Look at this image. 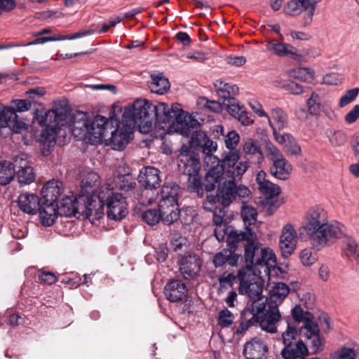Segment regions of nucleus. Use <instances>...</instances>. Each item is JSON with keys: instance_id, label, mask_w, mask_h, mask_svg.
<instances>
[{"instance_id": "nucleus-1", "label": "nucleus", "mask_w": 359, "mask_h": 359, "mask_svg": "<svg viewBox=\"0 0 359 359\" xmlns=\"http://www.w3.org/2000/svg\"><path fill=\"white\" fill-rule=\"evenodd\" d=\"M154 121L160 125L164 124L161 128L168 133L175 131L186 136L190 134V128L199 124L177 103L169 108L163 102L155 105L144 99H138L133 104L126 107L122 115L123 123L133 128L137 127L143 134L149 133Z\"/></svg>"}, {"instance_id": "nucleus-2", "label": "nucleus", "mask_w": 359, "mask_h": 359, "mask_svg": "<svg viewBox=\"0 0 359 359\" xmlns=\"http://www.w3.org/2000/svg\"><path fill=\"white\" fill-rule=\"evenodd\" d=\"M303 229L310 237L313 248L320 250L341 238L345 228L338 222L329 223L327 212L320 206H315L308 210Z\"/></svg>"}, {"instance_id": "nucleus-3", "label": "nucleus", "mask_w": 359, "mask_h": 359, "mask_svg": "<svg viewBox=\"0 0 359 359\" xmlns=\"http://www.w3.org/2000/svg\"><path fill=\"white\" fill-rule=\"evenodd\" d=\"M241 153L239 151L225 152L222 158V164L219 161L212 165L205 175L204 187L209 192L215 189L216 184L223 180L236 182L241 180L242 175L249 168L248 161H239Z\"/></svg>"}, {"instance_id": "nucleus-4", "label": "nucleus", "mask_w": 359, "mask_h": 359, "mask_svg": "<svg viewBox=\"0 0 359 359\" xmlns=\"http://www.w3.org/2000/svg\"><path fill=\"white\" fill-rule=\"evenodd\" d=\"M113 123H116V120L101 115H97L91 122L86 113L76 111L72 116L70 126L72 135L78 140H88L94 144L106 138V131Z\"/></svg>"}, {"instance_id": "nucleus-5", "label": "nucleus", "mask_w": 359, "mask_h": 359, "mask_svg": "<svg viewBox=\"0 0 359 359\" xmlns=\"http://www.w3.org/2000/svg\"><path fill=\"white\" fill-rule=\"evenodd\" d=\"M107 206L108 218L121 221L128 214V203L119 193H114L110 185L102 187L97 196L92 197V223L104 215V206Z\"/></svg>"}, {"instance_id": "nucleus-6", "label": "nucleus", "mask_w": 359, "mask_h": 359, "mask_svg": "<svg viewBox=\"0 0 359 359\" xmlns=\"http://www.w3.org/2000/svg\"><path fill=\"white\" fill-rule=\"evenodd\" d=\"M245 267L258 275L269 276L271 268L276 264V257L269 248L262 247L257 242L247 245L245 250Z\"/></svg>"}, {"instance_id": "nucleus-7", "label": "nucleus", "mask_w": 359, "mask_h": 359, "mask_svg": "<svg viewBox=\"0 0 359 359\" xmlns=\"http://www.w3.org/2000/svg\"><path fill=\"white\" fill-rule=\"evenodd\" d=\"M41 194L43 200L39 208L40 220L43 226L53 225L59 215L57 204L55 203L60 194L59 182L49 181L42 188Z\"/></svg>"}, {"instance_id": "nucleus-8", "label": "nucleus", "mask_w": 359, "mask_h": 359, "mask_svg": "<svg viewBox=\"0 0 359 359\" xmlns=\"http://www.w3.org/2000/svg\"><path fill=\"white\" fill-rule=\"evenodd\" d=\"M57 210L62 217L82 215L92 222V198L80 194L77 196H67L62 199L60 205H57Z\"/></svg>"}, {"instance_id": "nucleus-9", "label": "nucleus", "mask_w": 359, "mask_h": 359, "mask_svg": "<svg viewBox=\"0 0 359 359\" xmlns=\"http://www.w3.org/2000/svg\"><path fill=\"white\" fill-rule=\"evenodd\" d=\"M65 114L57 109L48 110L41 115L36 114V122L44 128L41 134L43 143L47 144L49 147L55 144L59 124L65 120Z\"/></svg>"}, {"instance_id": "nucleus-10", "label": "nucleus", "mask_w": 359, "mask_h": 359, "mask_svg": "<svg viewBox=\"0 0 359 359\" xmlns=\"http://www.w3.org/2000/svg\"><path fill=\"white\" fill-rule=\"evenodd\" d=\"M109 119L116 120V123L109 125L108 130L106 131V138L99 140L98 142H104L106 144H111L113 149L122 150L129 142L134 128L129 127L123 121L121 123L122 126H121V124H118V120L114 117H111Z\"/></svg>"}, {"instance_id": "nucleus-11", "label": "nucleus", "mask_w": 359, "mask_h": 359, "mask_svg": "<svg viewBox=\"0 0 359 359\" xmlns=\"http://www.w3.org/2000/svg\"><path fill=\"white\" fill-rule=\"evenodd\" d=\"M262 276L249 268L240 269L237 276L240 280V292L248 295L251 299H258L262 292V285L258 281Z\"/></svg>"}, {"instance_id": "nucleus-12", "label": "nucleus", "mask_w": 359, "mask_h": 359, "mask_svg": "<svg viewBox=\"0 0 359 359\" xmlns=\"http://www.w3.org/2000/svg\"><path fill=\"white\" fill-rule=\"evenodd\" d=\"M316 0H291L284 7V11L289 15L303 14L304 26L309 25L316 10Z\"/></svg>"}, {"instance_id": "nucleus-13", "label": "nucleus", "mask_w": 359, "mask_h": 359, "mask_svg": "<svg viewBox=\"0 0 359 359\" xmlns=\"http://www.w3.org/2000/svg\"><path fill=\"white\" fill-rule=\"evenodd\" d=\"M179 170L184 175L199 172L200 160L198 154L191 151V148L183 144L178 156Z\"/></svg>"}, {"instance_id": "nucleus-14", "label": "nucleus", "mask_w": 359, "mask_h": 359, "mask_svg": "<svg viewBox=\"0 0 359 359\" xmlns=\"http://www.w3.org/2000/svg\"><path fill=\"white\" fill-rule=\"evenodd\" d=\"M297 233L294 227L287 224L282 229L279 238V248L283 257L287 258L297 248Z\"/></svg>"}, {"instance_id": "nucleus-15", "label": "nucleus", "mask_w": 359, "mask_h": 359, "mask_svg": "<svg viewBox=\"0 0 359 359\" xmlns=\"http://www.w3.org/2000/svg\"><path fill=\"white\" fill-rule=\"evenodd\" d=\"M15 173L20 185H26L32 183L35 178L33 168L26 160L24 154L17 156L13 161Z\"/></svg>"}, {"instance_id": "nucleus-16", "label": "nucleus", "mask_w": 359, "mask_h": 359, "mask_svg": "<svg viewBox=\"0 0 359 359\" xmlns=\"http://www.w3.org/2000/svg\"><path fill=\"white\" fill-rule=\"evenodd\" d=\"M25 123L18 119L13 108L4 107L0 104V128L8 127L16 133H20L25 128Z\"/></svg>"}, {"instance_id": "nucleus-17", "label": "nucleus", "mask_w": 359, "mask_h": 359, "mask_svg": "<svg viewBox=\"0 0 359 359\" xmlns=\"http://www.w3.org/2000/svg\"><path fill=\"white\" fill-rule=\"evenodd\" d=\"M269 348L266 342L254 337L245 344L243 355L246 359H267Z\"/></svg>"}, {"instance_id": "nucleus-18", "label": "nucleus", "mask_w": 359, "mask_h": 359, "mask_svg": "<svg viewBox=\"0 0 359 359\" xmlns=\"http://www.w3.org/2000/svg\"><path fill=\"white\" fill-rule=\"evenodd\" d=\"M201 268V260L196 255H189L181 259L180 271L184 278L194 279L199 274Z\"/></svg>"}, {"instance_id": "nucleus-19", "label": "nucleus", "mask_w": 359, "mask_h": 359, "mask_svg": "<svg viewBox=\"0 0 359 359\" xmlns=\"http://www.w3.org/2000/svg\"><path fill=\"white\" fill-rule=\"evenodd\" d=\"M160 171L154 167H146L141 170L139 175V182L144 187L142 195L148 196L149 191L156 189L160 184Z\"/></svg>"}, {"instance_id": "nucleus-20", "label": "nucleus", "mask_w": 359, "mask_h": 359, "mask_svg": "<svg viewBox=\"0 0 359 359\" xmlns=\"http://www.w3.org/2000/svg\"><path fill=\"white\" fill-rule=\"evenodd\" d=\"M257 325H259L262 330L269 333H276L278 331L276 324L280 320L281 316L277 306H271L265 313L261 316H256Z\"/></svg>"}, {"instance_id": "nucleus-21", "label": "nucleus", "mask_w": 359, "mask_h": 359, "mask_svg": "<svg viewBox=\"0 0 359 359\" xmlns=\"http://www.w3.org/2000/svg\"><path fill=\"white\" fill-rule=\"evenodd\" d=\"M188 289L185 283L179 280H172L164 288L167 299L172 302H184L187 299Z\"/></svg>"}, {"instance_id": "nucleus-22", "label": "nucleus", "mask_w": 359, "mask_h": 359, "mask_svg": "<svg viewBox=\"0 0 359 359\" xmlns=\"http://www.w3.org/2000/svg\"><path fill=\"white\" fill-rule=\"evenodd\" d=\"M241 151L246 158L252 159L255 163L259 164L264 161L262 144L257 139H244L241 144Z\"/></svg>"}, {"instance_id": "nucleus-23", "label": "nucleus", "mask_w": 359, "mask_h": 359, "mask_svg": "<svg viewBox=\"0 0 359 359\" xmlns=\"http://www.w3.org/2000/svg\"><path fill=\"white\" fill-rule=\"evenodd\" d=\"M266 48L267 51L278 57H296L300 56L295 47L274 39L267 41Z\"/></svg>"}, {"instance_id": "nucleus-24", "label": "nucleus", "mask_w": 359, "mask_h": 359, "mask_svg": "<svg viewBox=\"0 0 359 359\" xmlns=\"http://www.w3.org/2000/svg\"><path fill=\"white\" fill-rule=\"evenodd\" d=\"M180 187L175 184H164L161 191V200L158 203V208L168 206L170 208H179L177 196Z\"/></svg>"}, {"instance_id": "nucleus-25", "label": "nucleus", "mask_w": 359, "mask_h": 359, "mask_svg": "<svg viewBox=\"0 0 359 359\" xmlns=\"http://www.w3.org/2000/svg\"><path fill=\"white\" fill-rule=\"evenodd\" d=\"M17 203L19 209L28 215H36L41 205L39 196L29 193L20 194Z\"/></svg>"}, {"instance_id": "nucleus-26", "label": "nucleus", "mask_w": 359, "mask_h": 359, "mask_svg": "<svg viewBox=\"0 0 359 359\" xmlns=\"http://www.w3.org/2000/svg\"><path fill=\"white\" fill-rule=\"evenodd\" d=\"M257 239V234L252 229H247L245 231H231L229 233L226 238V242L231 247H236L237 244L241 241H246L247 245L254 243Z\"/></svg>"}, {"instance_id": "nucleus-27", "label": "nucleus", "mask_w": 359, "mask_h": 359, "mask_svg": "<svg viewBox=\"0 0 359 359\" xmlns=\"http://www.w3.org/2000/svg\"><path fill=\"white\" fill-rule=\"evenodd\" d=\"M256 182L260 192L266 197L273 198L277 196L280 193V188L278 185L271 182L266 178V173L263 170H260L257 172Z\"/></svg>"}, {"instance_id": "nucleus-28", "label": "nucleus", "mask_w": 359, "mask_h": 359, "mask_svg": "<svg viewBox=\"0 0 359 359\" xmlns=\"http://www.w3.org/2000/svg\"><path fill=\"white\" fill-rule=\"evenodd\" d=\"M218 194L220 203L224 206H229L236 198L235 182L223 180L218 182Z\"/></svg>"}, {"instance_id": "nucleus-29", "label": "nucleus", "mask_w": 359, "mask_h": 359, "mask_svg": "<svg viewBox=\"0 0 359 359\" xmlns=\"http://www.w3.org/2000/svg\"><path fill=\"white\" fill-rule=\"evenodd\" d=\"M283 359H304L308 355V348L302 341L285 346L280 351Z\"/></svg>"}, {"instance_id": "nucleus-30", "label": "nucleus", "mask_w": 359, "mask_h": 359, "mask_svg": "<svg viewBox=\"0 0 359 359\" xmlns=\"http://www.w3.org/2000/svg\"><path fill=\"white\" fill-rule=\"evenodd\" d=\"M240 259H241V257L239 255L235 254L229 250L224 249L215 254L212 262L215 267H221L226 264L231 266H236Z\"/></svg>"}, {"instance_id": "nucleus-31", "label": "nucleus", "mask_w": 359, "mask_h": 359, "mask_svg": "<svg viewBox=\"0 0 359 359\" xmlns=\"http://www.w3.org/2000/svg\"><path fill=\"white\" fill-rule=\"evenodd\" d=\"M99 176L96 172H88L81 181L80 195H86L88 198L97 196L95 194L96 188L99 186Z\"/></svg>"}, {"instance_id": "nucleus-32", "label": "nucleus", "mask_w": 359, "mask_h": 359, "mask_svg": "<svg viewBox=\"0 0 359 359\" xmlns=\"http://www.w3.org/2000/svg\"><path fill=\"white\" fill-rule=\"evenodd\" d=\"M217 95L225 102L234 98L238 93V87L234 84H230L222 80H216L214 83Z\"/></svg>"}, {"instance_id": "nucleus-33", "label": "nucleus", "mask_w": 359, "mask_h": 359, "mask_svg": "<svg viewBox=\"0 0 359 359\" xmlns=\"http://www.w3.org/2000/svg\"><path fill=\"white\" fill-rule=\"evenodd\" d=\"M199 148L205 154L203 160L204 165L208 171L210 167L215 165L219 161L218 158L213 155V153L217 149V144L216 142L208 138L206 141L203 142Z\"/></svg>"}, {"instance_id": "nucleus-34", "label": "nucleus", "mask_w": 359, "mask_h": 359, "mask_svg": "<svg viewBox=\"0 0 359 359\" xmlns=\"http://www.w3.org/2000/svg\"><path fill=\"white\" fill-rule=\"evenodd\" d=\"M291 170L292 165L288 163L284 157L273 161L270 168L271 175L279 180L287 179Z\"/></svg>"}, {"instance_id": "nucleus-35", "label": "nucleus", "mask_w": 359, "mask_h": 359, "mask_svg": "<svg viewBox=\"0 0 359 359\" xmlns=\"http://www.w3.org/2000/svg\"><path fill=\"white\" fill-rule=\"evenodd\" d=\"M151 81L149 87L151 92L157 94L165 93L170 88V83L162 73L153 74L151 75Z\"/></svg>"}, {"instance_id": "nucleus-36", "label": "nucleus", "mask_w": 359, "mask_h": 359, "mask_svg": "<svg viewBox=\"0 0 359 359\" xmlns=\"http://www.w3.org/2000/svg\"><path fill=\"white\" fill-rule=\"evenodd\" d=\"M273 132L281 130L285 128L287 124V115L279 108L272 109L271 117H266Z\"/></svg>"}, {"instance_id": "nucleus-37", "label": "nucleus", "mask_w": 359, "mask_h": 359, "mask_svg": "<svg viewBox=\"0 0 359 359\" xmlns=\"http://www.w3.org/2000/svg\"><path fill=\"white\" fill-rule=\"evenodd\" d=\"M323 104V93L320 90L313 91L306 100L308 111L312 115H318Z\"/></svg>"}, {"instance_id": "nucleus-38", "label": "nucleus", "mask_w": 359, "mask_h": 359, "mask_svg": "<svg viewBox=\"0 0 359 359\" xmlns=\"http://www.w3.org/2000/svg\"><path fill=\"white\" fill-rule=\"evenodd\" d=\"M15 167L13 162L4 161L0 164V184L6 185L13 178Z\"/></svg>"}, {"instance_id": "nucleus-39", "label": "nucleus", "mask_w": 359, "mask_h": 359, "mask_svg": "<svg viewBox=\"0 0 359 359\" xmlns=\"http://www.w3.org/2000/svg\"><path fill=\"white\" fill-rule=\"evenodd\" d=\"M158 211L161 216V221L167 225H170L180 218V210L177 208H170L168 206L159 208Z\"/></svg>"}, {"instance_id": "nucleus-40", "label": "nucleus", "mask_w": 359, "mask_h": 359, "mask_svg": "<svg viewBox=\"0 0 359 359\" xmlns=\"http://www.w3.org/2000/svg\"><path fill=\"white\" fill-rule=\"evenodd\" d=\"M290 289L284 283H276L270 290L271 298L274 302H281L289 294Z\"/></svg>"}, {"instance_id": "nucleus-41", "label": "nucleus", "mask_w": 359, "mask_h": 359, "mask_svg": "<svg viewBox=\"0 0 359 359\" xmlns=\"http://www.w3.org/2000/svg\"><path fill=\"white\" fill-rule=\"evenodd\" d=\"M243 220L247 229H252L251 225L257 220V212L255 208L243 205L241 210Z\"/></svg>"}, {"instance_id": "nucleus-42", "label": "nucleus", "mask_w": 359, "mask_h": 359, "mask_svg": "<svg viewBox=\"0 0 359 359\" xmlns=\"http://www.w3.org/2000/svg\"><path fill=\"white\" fill-rule=\"evenodd\" d=\"M334 355L336 359H359V348L355 346H344L338 349Z\"/></svg>"}, {"instance_id": "nucleus-43", "label": "nucleus", "mask_w": 359, "mask_h": 359, "mask_svg": "<svg viewBox=\"0 0 359 359\" xmlns=\"http://www.w3.org/2000/svg\"><path fill=\"white\" fill-rule=\"evenodd\" d=\"M188 175V189L191 192H195L198 197H203V189L201 185V177L198 172Z\"/></svg>"}, {"instance_id": "nucleus-44", "label": "nucleus", "mask_w": 359, "mask_h": 359, "mask_svg": "<svg viewBox=\"0 0 359 359\" xmlns=\"http://www.w3.org/2000/svg\"><path fill=\"white\" fill-rule=\"evenodd\" d=\"M251 307H247L243 310V315L245 318L246 316H252V314L259 316L266 308V299H264L259 297L258 299H252Z\"/></svg>"}, {"instance_id": "nucleus-45", "label": "nucleus", "mask_w": 359, "mask_h": 359, "mask_svg": "<svg viewBox=\"0 0 359 359\" xmlns=\"http://www.w3.org/2000/svg\"><path fill=\"white\" fill-rule=\"evenodd\" d=\"M241 140L240 135L234 130L229 131L224 136V144L229 151H238L236 147L238 146Z\"/></svg>"}, {"instance_id": "nucleus-46", "label": "nucleus", "mask_w": 359, "mask_h": 359, "mask_svg": "<svg viewBox=\"0 0 359 359\" xmlns=\"http://www.w3.org/2000/svg\"><path fill=\"white\" fill-rule=\"evenodd\" d=\"M241 318L242 321L236 330V333L237 334H242L250 327L257 325V319L256 318V315L252 314V316H246L245 318L243 311L241 313Z\"/></svg>"}, {"instance_id": "nucleus-47", "label": "nucleus", "mask_w": 359, "mask_h": 359, "mask_svg": "<svg viewBox=\"0 0 359 359\" xmlns=\"http://www.w3.org/2000/svg\"><path fill=\"white\" fill-rule=\"evenodd\" d=\"M346 254L348 257L353 258L359 267V244L353 238H348L346 241Z\"/></svg>"}, {"instance_id": "nucleus-48", "label": "nucleus", "mask_w": 359, "mask_h": 359, "mask_svg": "<svg viewBox=\"0 0 359 359\" xmlns=\"http://www.w3.org/2000/svg\"><path fill=\"white\" fill-rule=\"evenodd\" d=\"M135 184V180L128 175L118 177L116 181L117 187L125 192L133 189Z\"/></svg>"}, {"instance_id": "nucleus-49", "label": "nucleus", "mask_w": 359, "mask_h": 359, "mask_svg": "<svg viewBox=\"0 0 359 359\" xmlns=\"http://www.w3.org/2000/svg\"><path fill=\"white\" fill-rule=\"evenodd\" d=\"M302 331L306 337H313V335L320 334L318 324L314 321V316L309 318L308 320L303 323Z\"/></svg>"}, {"instance_id": "nucleus-50", "label": "nucleus", "mask_w": 359, "mask_h": 359, "mask_svg": "<svg viewBox=\"0 0 359 359\" xmlns=\"http://www.w3.org/2000/svg\"><path fill=\"white\" fill-rule=\"evenodd\" d=\"M142 217L143 220L149 225L154 226L158 224L161 220V216L158 210L148 209L144 211Z\"/></svg>"}, {"instance_id": "nucleus-51", "label": "nucleus", "mask_w": 359, "mask_h": 359, "mask_svg": "<svg viewBox=\"0 0 359 359\" xmlns=\"http://www.w3.org/2000/svg\"><path fill=\"white\" fill-rule=\"evenodd\" d=\"M291 76L303 81H310L313 79V71L307 67H299L292 72Z\"/></svg>"}, {"instance_id": "nucleus-52", "label": "nucleus", "mask_w": 359, "mask_h": 359, "mask_svg": "<svg viewBox=\"0 0 359 359\" xmlns=\"http://www.w3.org/2000/svg\"><path fill=\"white\" fill-rule=\"evenodd\" d=\"M292 316L293 319L297 322L304 323L306 320H308L309 318H313V314L309 311H304L302 308L296 305L292 309Z\"/></svg>"}, {"instance_id": "nucleus-53", "label": "nucleus", "mask_w": 359, "mask_h": 359, "mask_svg": "<svg viewBox=\"0 0 359 359\" xmlns=\"http://www.w3.org/2000/svg\"><path fill=\"white\" fill-rule=\"evenodd\" d=\"M234 320L233 313L228 309H225L219 313L218 324L222 327H226L230 326Z\"/></svg>"}, {"instance_id": "nucleus-54", "label": "nucleus", "mask_w": 359, "mask_h": 359, "mask_svg": "<svg viewBox=\"0 0 359 359\" xmlns=\"http://www.w3.org/2000/svg\"><path fill=\"white\" fill-rule=\"evenodd\" d=\"M208 138L203 131H195L192 133L189 141L190 147L192 148H199L203 142L206 141Z\"/></svg>"}, {"instance_id": "nucleus-55", "label": "nucleus", "mask_w": 359, "mask_h": 359, "mask_svg": "<svg viewBox=\"0 0 359 359\" xmlns=\"http://www.w3.org/2000/svg\"><path fill=\"white\" fill-rule=\"evenodd\" d=\"M201 103L203 104V106L209 109L211 111L215 112V113H219L221 112L224 109L225 106V101L224 100L222 103L214 101V100H209L205 98H203L201 101Z\"/></svg>"}, {"instance_id": "nucleus-56", "label": "nucleus", "mask_w": 359, "mask_h": 359, "mask_svg": "<svg viewBox=\"0 0 359 359\" xmlns=\"http://www.w3.org/2000/svg\"><path fill=\"white\" fill-rule=\"evenodd\" d=\"M299 258L302 264L305 266H311L317 260L316 256L309 249L302 250L300 252Z\"/></svg>"}, {"instance_id": "nucleus-57", "label": "nucleus", "mask_w": 359, "mask_h": 359, "mask_svg": "<svg viewBox=\"0 0 359 359\" xmlns=\"http://www.w3.org/2000/svg\"><path fill=\"white\" fill-rule=\"evenodd\" d=\"M359 93V88H354L346 91L339 100V106L344 107L353 101Z\"/></svg>"}, {"instance_id": "nucleus-58", "label": "nucleus", "mask_w": 359, "mask_h": 359, "mask_svg": "<svg viewBox=\"0 0 359 359\" xmlns=\"http://www.w3.org/2000/svg\"><path fill=\"white\" fill-rule=\"evenodd\" d=\"M243 108V107L241 106L235 100V98L225 102L224 109H226L228 112L234 118L238 115Z\"/></svg>"}, {"instance_id": "nucleus-59", "label": "nucleus", "mask_w": 359, "mask_h": 359, "mask_svg": "<svg viewBox=\"0 0 359 359\" xmlns=\"http://www.w3.org/2000/svg\"><path fill=\"white\" fill-rule=\"evenodd\" d=\"M296 334V329L290 326V325L288 323L287 330L285 331L282 334L283 342L285 346L294 344L292 341L295 339Z\"/></svg>"}, {"instance_id": "nucleus-60", "label": "nucleus", "mask_w": 359, "mask_h": 359, "mask_svg": "<svg viewBox=\"0 0 359 359\" xmlns=\"http://www.w3.org/2000/svg\"><path fill=\"white\" fill-rule=\"evenodd\" d=\"M346 135L344 132L339 130L335 131L330 137V141L333 146L340 147L346 142Z\"/></svg>"}, {"instance_id": "nucleus-61", "label": "nucleus", "mask_w": 359, "mask_h": 359, "mask_svg": "<svg viewBox=\"0 0 359 359\" xmlns=\"http://www.w3.org/2000/svg\"><path fill=\"white\" fill-rule=\"evenodd\" d=\"M266 151L267 153V157L272 162L276 161V159H279L283 157L281 151L271 143L266 144Z\"/></svg>"}, {"instance_id": "nucleus-62", "label": "nucleus", "mask_w": 359, "mask_h": 359, "mask_svg": "<svg viewBox=\"0 0 359 359\" xmlns=\"http://www.w3.org/2000/svg\"><path fill=\"white\" fill-rule=\"evenodd\" d=\"M217 203H220V198L219 197V194L217 193V195H207L206 196V201H205L203 204V207L205 210L208 211H212L214 209L215 205L217 204Z\"/></svg>"}, {"instance_id": "nucleus-63", "label": "nucleus", "mask_w": 359, "mask_h": 359, "mask_svg": "<svg viewBox=\"0 0 359 359\" xmlns=\"http://www.w3.org/2000/svg\"><path fill=\"white\" fill-rule=\"evenodd\" d=\"M318 278L323 282H327L331 277V270L330 267L324 264H322L318 270Z\"/></svg>"}, {"instance_id": "nucleus-64", "label": "nucleus", "mask_w": 359, "mask_h": 359, "mask_svg": "<svg viewBox=\"0 0 359 359\" xmlns=\"http://www.w3.org/2000/svg\"><path fill=\"white\" fill-rule=\"evenodd\" d=\"M341 76L337 73H330L326 74L323 79V82L327 85H337L341 81Z\"/></svg>"}]
</instances>
